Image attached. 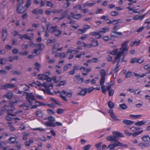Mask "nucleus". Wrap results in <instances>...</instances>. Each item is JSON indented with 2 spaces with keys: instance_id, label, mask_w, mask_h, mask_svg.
<instances>
[{
  "instance_id": "obj_29",
  "label": "nucleus",
  "mask_w": 150,
  "mask_h": 150,
  "mask_svg": "<svg viewBox=\"0 0 150 150\" xmlns=\"http://www.w3.org/2000/svg\"><path fill=\"white\" fill-rule=\"evenodd\" d=\"M31 0H28L26 2L25 7L27 8V9L30 6L31 3Z\"/></svg>"
},
{
  "instance_id": "obj_15",
  "label": "nucleus",
  "mask_w": 150,
  "mask_h": 150,
  "mask_svg": "<svg viewBox=\"0 0 150 150\" xmlns=\"http://www.w3.org/2000/svg\"><path fill=\"white\" fill-rule=\"evenodd\" d=\"M79 90L81 91L77 93V94L80 96H85L87 91V89L86 88L82 89L81 88H79Z\"/></svg>"
},
{
  "instance_id": "obj_1",
  "label": "nucleus",
  "mask_w": 150,
  "mask_h": 150,
  "mask_svg": "<svg viewBox=\"0 0 150 150\" xmlns=\"http://www.w3.org/2000/svg\"><path fill=\"white\" fill-rule=\"evenodd\" d=\"M26 96V99L27 102L20 105L21 107H23L25 110H28L30 108H36L37 106L46 105L42 103L36 101L33 93H24V95Z\"/></svg>"
},
{
  "instance_id": "obj_47",
  "label": "nucleus",
  "mask_w": 150,
  "mask_h": 150,
  "mask_svg": "<svg viewBox=\"0 0 150 150\" xmlns=\"http://www.w3.org/2000/svg\"><path fill=\"white\" fill-rule=\"evenodd\" d=\"M46 6L50 7H53V4L51 1H47L46 2Z\"/></svg>"
},
{
  "instance_id": "obj_40",
  "label": "nucleus",
  "mask_w": 150,
  "mask_h": 150,
  "mask_svg": "<svg viewBox=\"0 0 150 150\" xmlns=\"http://www.w3.org/2000/svg\"><path fill=\"white\" fill-rule=\"evenodd\" d=\"M108 106L110 108H112L114 107V104L112 102L109 101L108 103Z\"/></svg>"
},
{
  "instance_id": "obj_48",
  "label": "nucleus",
  "mask_w": 150,
  "mask_h": 150,
  "mask_svg": "<svg viewBox=\"0 0 150 150\" xmlns=\"http://www.w3.org/2000/svg\"><path fill=\"white\" fill-rule=\"evenodd\" d=\"M28 53V51H24L23 52H20L19 54L21 55H22L23 56H26L27 55Z\"/></svg>"
},
{
  "instance_id": "obj_52",
  "label": "nucleus",
  "mask_w": 150,
  "mask_h": 150,
  "mask_svg": "<svg viewBox=\"0 0 150 150\" xmlns=\"http://www.w3.org/2000/svg\"><path fill=\"white\" fill-rule=\"evenodd\" d=\"M91 145L90 144H88L85 146L83 147V150H88L91 147Z\"/></svg>"
},
{
  "instance_id": "obj_17",
  "label": "nucleus",
  "mask_w": 150,
  "mask_h": 150,
  "mask_svg": "<svg viewBox=\"0 0 150 150\" xmlns=\"http://www.w3.org/2000/svg\"><path fill=\"white\" fill-rule=\"evenodd\" d=\"M90 40L92 42L91 44V47H96L98 45V41L93 38H90Z\"/></svg>"
},
{
  "instance_id": "obj_35",
  "label": "nucleus",
  "mask_w": 150,
  "mask_h": 150,
  "mask_svg": "<svg viewBox=\"0 0 150 150\" xmlns=\"http://www.w3.org/2000/svg\"><path fill=\"white\" fill-rule=\"evenodd\" d=\"M100 75L101 77H105L106 76L105 71V70L102 69L100 71Z\"/></svg>"
},
{
  "instance_id": "obj_38",
  "label": "nucleus",
  "mask_w": 150,
  "mask_h": 150,
  "mask_svg": "<svg viewBox=\"0 0 150 150\" xmlns=\"http://www.w3.org/2000/svg\"><path fill=\"white\" fill-rule=\"evenodd\" d=\"M140 129V128L139 127H132L130 128L129 129V130L131 132H134L137 130H139Z\"/></svg>"
},
{
  "instance_id": "obj_61",
  "label": "nucleus",
  "mask_w": 150,
  "mask_h": 150,
  "mask_svg": "<svg viewBox=\"0 0 150 150\" xmlns=\"http://www.w3.org/2000/svg\"><path fill=\"white\" fill-rule=\"evenodd\" d=\"M38 46H37V47H39V49L40 50H42L44 48V45L43 44H38Z\"/></svg>"
},
{
  "instance_id": "obj_56",
  "label": "nucleus",
  "mask_w": 150,
  "mask_h": 150,
  "mask_svg": "<svg viewBox=\"0 0 150 150\" xmlns=\"http://www.w3.org/2000/svg\"><path fill=\"white\" fill-rule=\"evenodd\" d=\"M8 107H9V106L5 105L4 107L1 108V111H5L6 110H7H7L9 109H8L7 108Z\"/></svg>"
},
{
  "instance_id": "obj_49",
  "label": "nucleus",
  "mask_w": 150,
  "mask_h": 150,
  "mask_svg": "<svg viewBox=\"0 0 150 150\" xmlns=\"http://www.w3.org/2000/svg\"><path fill=\"white\" fill-rule=\"evenodd\" d=\"M36 115L40 117H41L43 116L42 113L40 111H38L36 113Z\"/></svg>"
},
{
  "instance_id": "obj_6",
  "label": "nucleus",
  "mask_w": 150,
  "mask_h": 150,
  "mask_svg": "<svg viewBox=\"0 0 150 150\" xmlns=\"http://www.w3.org/2000/svg\"><path fill=\"white\" fill-rule=\"evenodd\" d=\"M141 139L143 142L141 143V148L147 147L149 145L150 142V137L149 135H146L143 137Z\"/></svg>"
},
{
  "instance_id": "obj_20",
  "label": "nucleus",
  "mask_w": 150,
  "mask_h": 150,
  "mask_svg": "<svg viewBox=\"0 0 150 150\" xmlns=\"http://www.w3.org/2000/svg\"><path fill=\"white\" fill-rule=\"evenodd\" d=\"M112 134L116 136L117 137H124V135L122 133L120 132H119L118 131H115L112 132Z\"/></svg>"
},
{
  "instance_id": "obj_2",
  "label": "nucleus",
  "mask_w": 150,
  "mask_h": 150,
  "mask_svg": "<svg viewBox=\"0 0 150 150\" xmlns=\"http://www.w3.org/2000/svg\"><path fill=\"white\" fill-rule=\"evenodd\" d=\"M128 41H126L122 45L121 47L120 50V51L116 55L115 57L114 61L113 62V63L114 64L116 62H117L116 66L114 69V71L116 73H117L119 70V67L120 66L119 63L120 60L121 56L122 55L124 56L127 53L128 50L127 43Z\"/></svg>"
},
{
  "instance_id": "obj_44",
  "label": "nucleus",
  "mask_w": 150,
  "mask_h": 150,
  "mask_svg": "<svg viewBox=\"0 0 150 150\" xmlns=\"http://www.w3.org/2000/svg\"><path fill=\"white\" fill-rule=\"evenodd\" d=\"M120 106L122 110H125L127 108V106L125 104L120 105Z\"/></svg>"
},
{
  "instance_id": "obj_50",
  "label": "nucleus",
  "mask_w": 150,
  "mask_h": 150,
  "mask_svg": "<svg viewBox=\"0 0 150 150\" xmlns=\"http://www.w3.org/2000/svg\"><path fill=\"white\" fill-rule=\"evenodd\" d=\"M140 42V41L139 40L138 41H135L134 42H133V43L131 44V46H133L134 45L136 46L137 45H138V44H139Z\"/></svg>"
},
{
  "instance_id": "obj_24",
  "label": "nucleus",
  "mask_w": 150,
  "mask_h": 150,
  "mask_svg": "<svg viewBox=\"0 0 150 150\" xmlns=\"http://www.w3.org/2000/svg\"><path fill=\"white\" fill-rule=\"evenodd\" d=\"M7 36V32L6 29H3V39L5 40Z\"/></svg>"
},
{
  "instance_id": "obj_55",
  "label": "nucleus",
  "mask_w": 150,
  "mask_h": 150,
  "mask_svg": "<svg viewBox=\"0 0 150 150\" xmlns=\"http://www.w3.org/2000/svg\"><path fill=\"white\" fill-rule=\"evenodd\" d=\"M86 31L83 28V29H79L78 31V33L79 34H82L84 33Z\"/></svg>"
},
{
  "instance_id": "obj_37",
  "label": "nucleus",
  "mask_w": 150,
  "mask_h": 150,
  "mask_svg": "<svg viewBox=\"0 0 150 150\" xmlns=\"http://www.w3.org/2000/svg\"><path fill=\"white\" fill-rule=\"evenodd\" d=\"M105 81V77H101L100 80V85L103 86Z\"/></svg>"
},
{
  "instance_id": "obj_28",
  "label": "nucleus",
  "mask_w": 150,
  "mask_h": 150,
  "mask_svg": "<svg viewBox=\"0 0 150 150\" xmlns=\"http://www.w3.org/2000/svg\"><path fill=\"white\" fill-rule=\"evenodd\" d=\"M73 9L75 11L80 10L81 9V5H78L73 7Z\"/></svg>"
},
{
  "instance_id": "obj_18",
  "label": "nucleus",
  "mask_w": 150,
  "mask_h": 150,
  "mask_svg": "<svg viewBox=\"0 0 150 150\" xmlns=\"http://www.w3.org/2000/svg\"><path fill=\"white\" fill-rule=\"evenodd\" d=\"M106 139L108 141H112L115 142L117 140V137L115 136H110L106 138Z\"/></svg>"
},
{
  "instance_id": "obj_43",
  "label": "nucleus",
  "mask_w": 150,
  "mask_h": 150,
  "mask_svg": "<svg viewBox=\"0 0 150 150\" xmlns=\"http://www.w3.org/2000/svg\"><path fill=\"white\" fill-rule=\"evenodd\" d=\"M9 141L11 142H10V143H13L15 142L16 143H17V142H15L16 141V138L14 137H10L9 139Z\"/></svg>"
},
{
  "instance_id": "obj_7",
  "label": "nucleus",
  "mask_w": 150,
  "mask_h": 150,
  "mask_svg": "<svg viewBox=\"0 0 150 150\" xmlns=\"http://www.w3.org/2000/svg\"><path fill=\"white\" fill-rule=\"evenodd\" d=\"M18 5L17 8V11L20 13H22L26 10L27 8L25 7H23V0H17Z\"/></svg>"
},
{
  "instance_id": "obj_19",
  "label": "nucleus",
  "mask_w": 150,
  "mask_h": 150,
  "mask_svg": "<svg viewBox=\"0 0 150 150\" xmlns=\"http://www.w3.org/2000/svg\"><path fill=\"white\" fill-rule=\"evenodd\" d=\"M13 96V93L12 91H9L7 95H5L3 96L4 98L6 97L8 99H11Z\"/></svg>"
},
{
  "instance_id": "obj_36",
  "label": "nucleus",
  "mask_w": 150,
  "mask_h": 150,
  "mask_svg": "<svg viewBox=\"0 0 150 150\" xmlns=\"http://www.w3.org/2000/svg\"><path fill=\"white\" fill-rule=\"evenodd\" d=\"M33 129L40 131H44L45 130V129L42 128V127L33 128Z\"/></svg>"
},
{
  "instance_id": "obj_25",
  "label": "nucleus",
  "mask_w": 150,
  "mask_h": 150,
  "mask_svg": "<svg viewBox=\"0 0 150 150\" xmlns=\"http://www.w3.org/2000/svg\"><path fill=\"white\" fill-rule=\"evenodd\" d=\"M123 123L126 125H130L132 124H133L134 122L131 121L130 120H124L123 121Z\"/></svg>"
},
{
  "instance_id": "obj_62",
  "label": "nucleus",
  "mask_w": 150,
  "mask_h": 150,
  "mask_svg": "<svg viewBox=\"0 0 150 150\" xmlns=\"http://www.w3.org/2000/svg\"><path fill=\"white\" fill-rule=\"evenodd\" d=\"M88 37V35H85L83 36L80 37V38L82 40H85Z\"/></svg>"
},
{
  "instance_id": "obj_16",
  "label": "nucleus",
  "mask_w": 150,
  "mask_h": 150,
  "mask_svg": "<svg viewBox=\"0 0 150 150\" xmlns=\"http://www.w3.org/2000/svg\"><path fill=\"white\" fill-rule=\"evenodd\" d=\"M72 17L74 19H78L81 17L82 15L81 14H75L74 12L71 13Z\"/></svg>"
},
{
  "instance_id": "obj_9",
  "label": "nucleus",
  "mask_w": 150,
  "mask_h": 150,
  "mask_svg": "<svg viewBox=\"0 0 150 150\" xmlns=\"http://www.w3.org/2000/svg\"><path fill=\"white\" fill-rule=\"evenodd\" d=\"M19 36H20V37H19L18 38H21V40L23 38H24L26 39L31 40L33 38V34H25L23 35H19Z\"/></svg>"
},
{
  "instance_id": "obj_4",
  "label": "nucleus",
  "mask_w": 150,
  "mask_h": 150,
  "mask_svg": "<svg viewBox=\"0 0 150 150\" xmlns=\"http://www.w3.org/2000/svg\"><path fill=\"white\" fill-rule=\"evenodd\" d=\"M17 101L15 100H13L11 102H10V104L11 105V110H7V113L8 115H9L12 116H15L16 115V114L21 113L22 112V111L21 110L18 111L16 112L15 113H12L11 112L15 109V108L13 107V105L14 103H17Z\"/></svg>"
},
{
  "instance_id": "obj_57",
  "label": "nucleus",
  "mask_w": 150,
  "mask_h": 150,
  "mask_svg": "<svg viewBox=\"0 0 150 150\" xmlns=\"http://www.w3.org/2000/svg\"><path fill=\"white\" fill-rule=\"evenodd\" d=\"M35 95L36 98L42 100L43 99V97L42 96L38 94H35Z\"/></svg>"
},
{
  "instance_id": "obj_53",
  "label": "nucleus",
  "mask_w": 150,
  "mask_h": 150,
  "mask_svg": "<svg viewBox=\"0 0 150 150\" xmlns=\"http://www.w3.org/2000/svg\"><path fill=\"white\" fill-rule=\"evenodd\" d=\"M124 134L128 136H130L132 134V133L129 132L127 130L124 131Z\"/></svg>"
},
{
  "instance_id": "obj_23",
  "label": "nucleus",
  "mask_w": 150,
  "mask_h": 150,
  "mask_svg": "<svg viewBox=\"0 0 150 150\" xmlns=\"http://www.w3.org/2000/svg\"><path fill=\"white\" fill-rule=\"evenodd\" d=\"M95 4L96 3L95 2L93 3H89L88 2H87L83 4V6L84 7H86L87 6H91Z\"/></svg>"
},
{
  "instance_id": "obj_30",
  "label": "nucleus",
  "mask_w": 150,
  "mask_h": 150,
  "mask_svg": "<svg viewBox=\"0 0 150 150\" xmlns=\"http://www.w3.org/2000/svg\"><path fill=\"white\" fill-rule=\"evenodd\" d=\"M64 111V110L61 108H58L56 110V112L58 114H63Z\"/></svg>"
},
{
  "instance_id": "obj_46",
  "label": "nucleus",
  "mask_w": 150,
  "mask_h": 150,
  "mask_svg": "<svg viewBox=\"0 0 150 150\" xmlns=\"http://www.w3.org/2000/svg\"><path fill=\"white\" fill-rule=\"evenodd\" d=\"M101 89L102 92L104 94L106 93V89L105 87V86L104 85L102 86L101 87Z\"/></svg>"
},
{
  "instance_id": "obj_59",
  "label": "nucleus",
  "mask_w": 150,
  "mask_h": 150,
  "mask_svg": "<svg viewBox=\"0 0 150 150\" xmlns=\"http://www.w3.org/2000/svg\"><path fill=\"white\" fill-rule=\"evenodd\" d=\"M60 97L61 98L65 101L67 102L68 101V100L66 98V97L64 96H63L62 95L60 94L59 95Z\"/></svg>"
},
{
  "instance_id": "obj_31",
  "label": "nucleus",
  "mask_w": 150,
  "mask_h": 150,
  "mask_svg": "<svg viewBox=\"0 0 150 150\" xmlns=\"http://www.w3.org/2000/svg\"><path fill=\"white\" fill-rule=\"evenodd\" d=\"M108 28H104L101 29L99 31V33H105L108 32Z\"/></svg>"
},
{
  "instance_id": "obj_33",
  "label": "nucleus",
  "mask_w": 150,
  "mask_h": 150,
  "mask_svg": "<svg viewBox=\"0 0 150 150\" xmlns=\"http://www.w3.org/2000/svg\"><path fill=\"white\" fill-rule=\"evenodd\" d=\"M47 113L50 115H53L55 113L54 110L51 109H48L47 110Z\"/></svg>"
},
{
  "instance_id": "obj_34",
  "label": "nucleus",
  "mask_w": 150,
  "mask_h": 150,
  "mask_svg": "<svg viewBox=\"0 0 150 150\" xmlns=\"http://www.w3.org/2000/svg\"><path fill=\"white\" fill-rule=\"evenodd\" d=\"M129 117L132 118L137 119L140 117H141V115H129Z\"/></svg>"
},
{
  "instance_id": "obj_64",
  "label": "nucleus",
  "mask_w": 150,
  "mask_h": 150,
  "mask_svg": "<svg viewBox=\"0 0 150 150\" xmlns=\"http://www.w3.org/2000/svg\"><path fill=\"white\" fill-rule=\"evenodd\" d=\"M59 43H56L55 44V45L53 46V49L54 50L57 49V47H58L59 46Z\"/></svg>"
},
{
  "instance_id": "obj_27",
  "label": "nucleus",
  "mask_w": 150,
  "mask_h": 150,
  "mask_svg": "<svg viewBox=\"0 0 150 150\" xmlns=\"http://www.w3.org/2000/svg\"><path fill=\"white\" fill-rule=\"evenodd\" d=\"M72 64L71 63H69L65 65L64 67V71H67L68 69L71 68Z\"/></svg>"
},
{
  "instance_id": "obj_10",
  "label": "nucleus",
  "mask_w": 150,
  "mask_h": 150,
  "mask_svg": "<svg viewBox=\"0 0 150 150\" xmlns=\"http://www.w3.org/2000/svg\"><path fill=\"white\" fill-rule=\"evenodd\" d=\"M29 85L32 86H35L36 87H37L36 86H43L45 87H46L47 86L45 83L42 84L39 81L34 82L32 83H30Z\"/></svg>"
},
{
  "instance_id": "obj_39",
  "label": "nucleus",
  "mask_w": 150,
  "mask_h": 150,
  "mask_svg": "<svg viewBox=\"0 0 150 150\" xmlns=\"http://www.w3.org/2000/svg\"><path fill=\"white\" fill-rule=\"evenodd\" d=\"M102 144V142H100L95 145V147L97 149V150H101V148H100V147Z\"/></svg>"
},
{
  "instance_id": "obj_63",
  "label": "nucleus",
  "mask_w": 150,
  "mask_h": 150,
  "mask_svg": "<svg viewBox=\"0 0 150 150\" xmlns=\"http://www.w3.org/2000/svg\"><path fill=\"white\" fill-rule=\"evenodd\" d=\"M23 88L24 91H26L29 89V87L28 85H25L24 86Z\"/></svg>"
},
{
  "instance_id": "obj_21",
  "label": "nucleus",
  "mask_w": 150,
  "mask_h": 150,
  "mask_svg": "<svg viewBox=\"0 0 150 150\" xmlns=\"http://www.w3.org/2000/svg\"><path fill=\"white\" fill-rule=\"evenodd\" d=\"M118 51V49L117 48H116L115 50H113L112 51H108L107 52V53L108 54H110L112 55H114L116 54H117L118 52H120L119 51L117 53V52Z\"/></svg>"
},
{
  "instance_id": "obj_58",
  "label": "nucleus",
  "mask_w": 150,
  "mask_h": 150,
  "mask_svg": "<svg viewBox=\"0 0 150 150\" xmlns=\"http://www.w3.org/2000/svg\"><path fill=\"white\" fill-rule=\"evenodd\" d=\"M6 63V60L4 59H0V64H4Z\"/></svg>"
},
{
  "instance_id": "obj_54",
  "label": "nucleus",
  "mask_w": 150,
  "mask_h": 150,
  "mask_svg": "<svg viewBox=\"0 0 150 150\" xmlns=\"http://www.w3.org/2000/svg\"><path fill=\"white\" fill-rule=\"evenodd\" d=\"M109 16L108 15L103 16H101V19L107 21L108 20Z\"/></svg>"
},
{
  "instance_id": "obj_45",
  "label": "nucleus",
  "mask_w": 150,
  "mask_h": 150,
  "mask_svg": "<svg viewBox=\"0 0 150 150\" xmlns=\"http://www.w3.org/2000/svg\"><path fill=\"white\" fill-rule=\"evenodd\" d=\"M91 28V27L90 25H86L83 26V28L86 32L88 29Z\"/></svg>"
},
{
  "instance_id": "obj_3",
  "label": "nucleus",
  "mask_w": 150,
  "mask_h": 150,
  "mask_svg": "<svg viewBox=\"0 0 150 150\" xmlns=\"http://www.w3.org/2000/svg\"><path fill=\"white\" fill-rule=\"evenodd\" d=\"M50 74V73L49 72H47L45 74H39L38 75V79L39 80H47V82L45 83L47 86L45 88H49L50 89H51L52 88L53 85L52 83H51L49 85H48L49 83L51 81V79L49 78L48 76Z\"/></svg>"
},
{
  "instance_id": "obj_42",
  "label": "nucleus",
  "mask_w": 150,
  "mask_h": 150,
  "mask_svg": "<svg viewBox=\"0 0 150 150\" xmlns=\"http://www.w3.org/2000/svg\"><path fill=\"white\" fill-rule=\"evenodd\" d=\"M61 31L60 30H57L56 29L55 31L54 34L55 36H58L61 34Z\"/></svg>"
},
{
  "instance_id": "obj_60",
  "label": "nucleus",
  "mask_w": 150,
  "mask_h": 150,
  "mask_svg": "<svg viewBox=\"0 0 150 150\" xmlns=\"http://www.w3.org/2000/svg\"><path fill=\"white\" fill-rule=\"evenodd\" d=\"M85 54L84 52H82L80 54H78L76 56V58H80L82 55H84Z\"/></svg>"
},
{
  "instance_id": "obj_12",
  "label": "nucleus",
  "mask_w": 150,
  "mask_h": 150,
  "mask_svg": "<svg viewBox=\"0 0 150 150\" xmlns=\"http://www.w3.org/2000/svg\"><path fill=\"white\" fill-rule=\"evenodd\" d=\"M57 28V26H52L50 23H49L47 25V30L50 32L54 33Z\"/></svg>"
},
{
  "instance_id": "obj_22",
  "label": "nucleus",
  "mask_w": 150,
  "mask_h": 150,
  "mask_svg": "<svg viewBox=\"0 0 150 150\" xmlns=\"http://www.w3.org/2000/svg\"><path fill=\"white\" fill-rule=\"evenodd\" d=\"M135 62H136L137 63H141V61L140 59H137L136 58H134L132 59L130 63L132 64H133Z\"/></svg>"
},
{
  "instance_id": "obj_51",
  "label": "nucleus",
  "mask_w": 150,
  "mask_h": 150,
  "mask_svg": "<svg viewBox=\"0 0 150 150\" xmlns=\"http://www.w3.org/2000/svg\"><path fill=\"white\" fill-rule=\"evenodd\" d=\"M78 52V50H72L71 49L69 50L67 53H71L72 52H74V54H76V53Z\"/></svg>"
},
{
  "instance_id": "obj_11",
  "label": "nucleus",
  "mask_w": 150,
  "mask_h": 150,
  "mask_svg": "<svg viewBox=\"0 0 150 150\" xmlns=\"http://www.w3.org/2000/svg\"><path fill=\"white\" fill-rule=\"evenodd\" d=\"M15 86L14 84L8 83L5 85H1L0 86V89L1 90L7 89L9 88H13Z\"/></svg>"
},
{
  "instance_id": "obj_26",
  "label": "nucleus",
  "mask_w": 150,
  "mask_h": 150,
  "mask_svg": "<svg viewBox=\"0 0 150 150\" xmlns=\"http://www.w3.org/2000/svg\"><path fill=\"white\" fill-rule=\"evenodd\" d=\"M109 22H107L108 23H111L113 25H115L118 23H119L120 21V19L115 20L112 21H111L110 20H109Z\"/></svg>"
},
{
  "instance_id": "obj_14",
  "label": "nucleus",
  "mask_w": 150,
  "mask_h": 150,
  "mask_svg": "<svg viewBox=\"0 0 150 150\" xmlns=\"http://www.w3.org/2000/svg\"><path fill=\"white\" fill-rule=\"evenodd\" d=\"M108 112L110 114L111 117L114 120H118V119L117 117L116 116L114 113L113 112V110L112 109H110L108 110Z\"/></svg>"
},
{
  "instance_id": "obj_5",
  "label": "nucleus",
  "mask_w": 150,
  "mask_h": 150,
  "mask_svg": "<svg viewBox=\"0 0 150 150\" xmlns=\"http://www.w3.org/2000/svg\"><path fill=\"white\" fill-rule=\"evenodd\" d=\"M47 120L48 122H45V125L49 127H55V125L54 122L55 120V118L52 116H50L47 117Z\"/></svg>"
},
{
  "instance_id": "obj_8",
  "label": "nucleus",
  "mask_w": 150,
  "mask_h": 150,
  "mask_svg": "<svg viewBox=\"0 0 150 150\" xmlns=\"http://www.w3.org/2000/svg\"><path fill=\"white\" fill-rule=\"evenodd\" d=\"M120 142L118 141L115 142L113 144H111L108 147L109 150H114L115 147L119 146L120 144Z\"/></svg>"
},
{
  "instance_id": "obj_13",
  "label": "nucleus",
  "mask_w": 150,
  "mask_h": 150,
  "mask_svg": "<svg viewBox=\"0 0 150 150\" xmlns=\"http://www.w3.org/2000/svg\"><path fill=\"white\" fill-rule=\"evenodd\" d=\"M110 35L112 37H117L119 36H122V33L121 32H117L116 30H114L112 31Z\"/></svg>"
},
{
  "instance_id": "obj_41",
  "label": "nucleus",
  "mask_w": 150,
  "mask_h": 150,
  "mask_svg": "<svg viewBox=\"0 0 150 150\" xmlns=\"http://www.w3.org/2000/svg\"><path fill=\"white\" fill-rule=\"evenodd\" d=\"M55 56L56 57L59 56L61 58H62L65 57L66 56V55L64 53H62L60 54V55H59V54H56Z\"/></svg>"
},
{
  "instance_id": "obj_32",
  "label": "nucleus",
  "mask_w": 150,
  "mask_h": 150,
  "mask_svg": "<svg viewBox=\"0 0 150 150\" xmlns=\"http://www.w3.org/2000/svg\"><path fill=\"white\" fill-rule=\"evenodd\" d=\"M34 65L35 66V69L38 71H39L40 68V64L38 63H35Z\"/></svg>"
}]
</instances>
